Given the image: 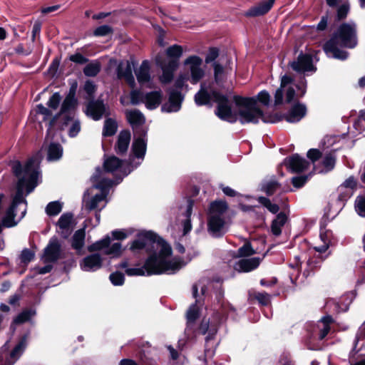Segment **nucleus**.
I'll use <instances>...</instances> for the list:
<instances>
[{
  "label": "nucleus",
  "instance_id": "nucleus-60",
  "mask_svg": "<svg viewBox=\"0 0 365 365\" xmlns=\"http://www.w3.org/2000/svg\"><path fill=\"white\" fill-rule=\"evenodd\" d=\"M163 73L159 76V81L162 84H169L174 78V71L175 70H162Z\"/></svg>",
  "mask_w": 365,
  "mask_h": 365
},
{
  "label": "nucleus",
  "instance_id": "nucleus-13",
  "mask_svg": "<svg viewBox=\"0 0 365 365\" xmlns=\"http://www.w3.org/2000/svg\"><path fill=\"white\" fill-rule=\"evenodd\" d=\"M283 163L291 173H301L308 169L309 165V163L297 153L287 157Z\"/></svg>",
  "mask_w": 365,
  "mask_h": 365
},
{
  "label": "nucleus",
  "instance_id": "nucleus-7",
  "mask_svg": "<svg viewBox=\"0 0 365 365\" xmlns=\"http://www.w3.org/2000/svg\"><path fill=\"white\" fill-rule=\"evenodd\" d=\"M307 334L304 336V344L308 349L319 350V341L327 336V329L321 328L317 324L309 323L306 327Z\"/></svg>",
  "mask_w": 365,
  "mask_h": 365
},
{
  "label": "nucleus",
  "instance_id": "nucleus-38",
  "mask_svg": "<svg viewBox=\"0 0 365 365\" xmlns=\"http://www.w3.org/2000/svg\"><path fill=\"white\" fill-rule=\"evenodd\" d=\"M197 301L190 305L186 313L187 325L189 327L191 324H194L200 317V309L197 305Z\"/></svg>",
  "mask_w": 365,
  "mask_h": 365
},
{
  "label": "nucleus",
  "instance_id": "nucleus-28",
  "mask_svg": "<svg viewBox=\"0 0 365 365\" xmlns=\"http://www.w3.org/2000/svg\"><path fill=\"white\" fill-rule=\"evenodd\" d=\"M78 106V101L77 98H73L66 96L63 99L59 112L60 114H66L75 113Z\"/></svg>",
  "mask_w": 365,
  "mask_h": 365
},
{
  "label": "nucleus",
  "instance_id": "nucleus-57",
  "mask_svg": "<svg viewBox=\"0 0 365 365\" xmlns=\"http://www.w3.org/2000/svg\"><path fill=\"white\" fill-rule=\"evenodd\" d=\"M62 97L58 92L54 93L48 99L47 106L52 110H56L60 105Z\"/></svg>",
  "mask_w": 365,
  "mask_h": 365
},
{
  "label": "nucleus",
  "instance_id": "nucleus-16",
  "mask_svg": "<svg viewBox=\"0 0 365 365\" xmlns=\"http://www.w3.org/2000/svg\"><path fill=\"white\" fill-rule=\"evenodd\" d=\"M80 266L83 271H96L102 267L103 258L98 253L91 254L81 260Z\"/></svg>",
  "mask_w": 365,
  "mask_h": 365
},
{
  "label": "nucleus",
  "instance_id": "nucleus-18",
  "mask_svg": "<svg viewBox=\"0 0 365 365\" xmlns=\"http://www.w3.org/2000/svg\"><path fill=\"white\" fill-rule=\"evenodd\" d=\"M274 1L275 0H262L257 4L248 9L245 13V16L248 17L263 16L270 11Z\"/></svg>",
  "mask_w": 365,
  "mask_h": 365
},
{
  "label": "nucleus",
  "instance_id": "nucleus-4",
  "mask_svg": "<svg viewBox=\"0 0 365 365\" xmlns=\"http://www.w3.org/2000/svg\"><path fill=\"white\" fill-rule=\"evenodd\" d=\"M233 101L236 106L240 108L237 113L241 124H257L260 116H262V110L257 105L255 97H242L235 95Z\"/></svg>",
  "mask_w": 365,
  "mask_h": 365
},
{
  "label": "nucleus",
  "instance_id": "nucleus-46",
  "mask_svg": "<svg viewBox=\"0 0 365 365\" xmlns=\"http://www.w3.org/2000/svg\"><path fill=\"white\" fill-rule=\"evenodd\" d=\"M113 182L112 180L108 178H102L95 184V187L96 188L101 190V194H105L106 197L108 190L113 185Z\"/></svg>",
  "mask_w": 365,
  "mask_h": 365
},
{
  "label": "nucleus",
  "instance_id": "nucleus-62",
  "mask_svg": "<svg viewBox=\"0 0 365 365\" xmlns=\"http://www.w3.org/2000/svg\"><path fill=\"white\" fill-rule=\"evenodd\" d=\"M34 257L35 253L28 248L24 249L20 256L21 262L24 264H28L34 259Z\"/></svg>",
  "mask_w": 365,
  "mask_h": 365
},
{
  "label": "nucleus",
  "instance_id": "nucleus-42",
  "mask_svg": "<svg viewBox=\"0 0 365 365\" xmlns=\"http://www.w3.org/2000/svg\"><path fill=\"white\" fill-rule=\"evenodd\" d=\"M259 119L264 123H276L283 120V115L281 113H264L262 110V116Z\"/></svg>",
  "mask_w": 365,
  "mask_h": 365
},
{
  "label": "nucleus",
  "instance_id": "nucleus-9",
  "mask_svg": "<svg viewBox=\"0 0 365 365\" xmlns=\"http://www.w3.org/2000/svg\"><path fill=\"white\" fill-rule=\"evenodd\" d=\"M85 113L94 120H99L103 115L108 116L110 114L109 108L101 98L87 101Z\"/></svg>",
  "mask_w": 365,
  "mask_h": 365
},
{
  "label": "nucleus",
  "instance_id": "nucleus-1",
  "mask_svg": "<svg viewBox=\"0 0 365 365\" xmlns=\"http://www.w3.org/2000/svg\"><path fill=\"white\" fill-rule=\"evenodd\" d=\"M41 160L42 155L38 151L28 158L24 165L19 160H11L8 163L13 175L18 179L16 193L9 207L11 210H16L21 203H27L24 197V190L29 194L38 186Z\"/></svg>",
  "mask_w": 365,
  "mask_h": 365
},
{
  "label": "nucleus",
  "instance_id": "nucleus-56",
  "mask_svg": "<svg viewBox=\"0 0 365 365\" xmlns=\"http://www.w3.org/2000/svg\"><path fill=\"white\" fill-rule=\"evenodd\" d=\"M309 180V175H297L292 178L291 182L292 185L297 188L299 189L302 188L305 185V184Z\"/></svg>",
  "mask_w": 365,
  "mask_h": 365
},
{
  "label": "nucleus",
  "instance_id": "nucleus-53",
  "mask_svg": "<svg viewBox=\"0 0 365 365\" xmlns=\"http://www.w3.org/2000/svg\"><path fill=\"white\" fill-rule=\"evenodd\" d=\"M133 71L139 83L144 84L150 81V70H133Z\"/></svg>",
  "mask_w": 365,
  "mask_h": 365
},
{
  "label": "nucleus",
  "instance_id": "nucleus-49",
  "mask_svg": "<svg viewBox=\"0 0 365 365\" xmlns=\"http://www.w3.org/2000/svg\"><path fill=\"white\" fill-rule=\"evenodd\" d=\"M16 210H11L9 207L6 212V216L3 219V225L6 227H12L16 225L17 222H15Z\"/></svg>",
  "mask_w": 365,
  "mask_h": 365
},
{
  "label": "nucleus",
  "instance_id": "nucleus-34",
  "mask_svg": "<svg viewBox=\"0 0 365 365\" xmlns=\"http://www.w3.org/2000/svg\"><path fill=\"white\" fill-rule=\"evenodd\" d=\"M123 160L115 155L108 157L103 163V168L106 173H113L123 165Z\"/></svg>",
  "mask_w": 365,
  "mask_h": 365
},
{
  "label": "nucleus",
  "instance_id": "nucleus-31",
  "mask_svg": "<svg viewBox=\"0 0 365 365\" xmlns=\"http://www.w3.org/2000/svg\"><path fill=\"white\" fill-rule=\"evenodd\" d=\"M73 214L71 212L63 213L58 220L57 225L61 230H66V234L63 238H67L71 233V224L73 220Z\"/></svg>",
  "mask_w": 365,
  "mask_h": 365
},
{
  "label": "nucleus",
  "instance_id": "nucleus-52",
  "mask_svg": "<svg viewBox=\"0 0 365 365\" xmlns=\"http://www.w3.org/2000/svg\"><path fill=\"white\" fill-rule=\"evenodd\" d=\"M237 253L239 257H244L253 255L256 252L252 248L251 243L250 242H247L238 249Z\"/></svg>",
  "mask_w": 365,
  "mask_h": 365
},
{
  "label": "nucleus",
  "instance_id": "nucleus-36",
  "mask_svg": "<svg viewBox=\"0 0 365 365\" xmlns=\"http://www.w3.org/2000/svg\"><path fill=\"white\" fill-rule=\"evenodd\" d=\"M96 85L92 81L87 80L83 88L79 89V93H81L82 91L85 92L86 95L83 96V98L87 101L95 98V93L96 92Z\"/></svg>",
  "mask_w": 365,
  "mask_h": 365
},
{
  "label": "nucleus",
  "instance_id": "nucleus-24",
  "mask_svg": "<svg viewBox=\"0 0 365 365\" xmlns=\"http://www.w3.org/2000/svg\"><path fill=\"white\" fill-rule=\"evenodd\" d=\"M145 104L148 110L157 108L162 103L163 92L161 90L147 93L145 96Z\"/></svg>",
  "mask_w": 365,
  "mask_h": 365
},
{
  "label": "nucleus",
  "instance_id": "nucleus-10",
  "mask_svg": "<svg viewBox=\"0 0 365 365\" xmlns=\"http://www.w3.org/2000/svg\"><path fill=\"white\" fill-rule=\"evenodd\" d=\"M42 257L46 263H54L58 259L64 258L61 245L56 237L50 239L48 245L43 249Z\"/></svg>",
  "mask_w": 365,
  "mask_h": 365
},
{
  "label": "nucleus",
  "instance_id": "nucleus-3",
  "mask_svg": "<svg viewBox=\"0 0 365 365\" xmlns=\"http://www.w3.org/2000/svg\"><path fill=\"white\" fill-rule=\"evenodd\" d=\"M170 245L165 240L156 249L149 252L144 262L146 276L159 275L169 272H175L180 269L179 262L167 260L172 255Z\"/></svg>",
  "mask_w": 365,
  "mask_h": 365
},
{
  "label": "nucleus",
  "instance_id": "nucleus-20",
  "mask_svg": "<svg viewBox=\"0 0 365 365\" xmlns=\"http://www.w3.org/2000/svg\"><path fill=\"white\" fill-rule=\"evenodd\" d=\"M130 138L131 134L129 130L125 129L120 132L115 145V150L117 154L123 155L127 153L130 142Z\"/></svg>",
  "mask_w": 365,
  "mask_h": 365
},
{
  "label": "nucleus",
  "instance_id": "nucleus-40",
  "mask_svg": "<svg viewBox=\"0 0 365 365\" xmlns=\"http://www.w3.org/2000/svg\"><path fill=\"white\" fill-rule=\"evenodd\" d=\"M280 187L281 184L279 182L275 180H272L262 184V190L265 192L267 196H272Z\"/></svg>",
  "mask_w": 365,
  "mask_h": 365
},
{
  "label": "nucleus",
  "instance_id": "nucleus-47",
  "mask_svg": "<svg viewBox=\"0 0 365 365\" xmlns=\"http://www.w3.org/2000/svg\"><path fill=\"white\" fill-rule=\"evenodd\" d=\"M105 194H96L92 198L87 201L86 203V209L88 211L96 210L98 207V205L100 202L105 200Z\"/></svg>",
  "mask_w": 365,
  "mask_h": 365
},
{
  "label": "nucleus",
  "instance_id": "nucleus-55",
  "mask_svg": "<svg viewBox=\"0 0 365 365\" xmlns=\"http://www.w3.org/2000/svg\"><path fill=\"white\" fill-rule=\"evenodd\" d=\"M339 186L340 190L346 188L353 192H355L357 189V180L354 175H351L347 179H346L345 181Z\"/></svg>",
  "mask_w": 365,
  "mask_h": 365
},
{
  "label": "nucleus",
  "instance_id": "nucleus-27",
  "mask_svg": "<svg viewBox=\"0 0 365 365\" xmlns=\"http://www.w3.org/2000/svg\"><path fill=\"white\" fill-rule=\"evenodd\" d=\"M229 209V205L225 200H216L212 201L208 207L207 216L218 215L222 216Z\"/></svg>",
  "mask_w": 365,
  "mask_h": 365
},
{
  "label": "nucleus",
  "instance_id": "nucleus-23",
  "mask_svg": "<svg viewBox=\"0 0 365 365\" xmlns=\"http://www.w3.org/2000/svg\"><path fill=\"white\" fill-rule=\"evenodd\" d=\"M125 117L128 123L135 131L140 129V128L138 127L143 125L145 122L144 115L138 109L126 110Z\"/></svg>",
  "mask_w": 365,
  "mask_h": 365
},
{
  "label": "nucleus",
  "instance_id": "nucleus-12",
  "mask_svg": "<svg viewBox=\"0 0 365 365\" xmlns=\"http://www.w3.org/2000/svg\"><path fill=\"white\" fill-rule=\"evenodd\" d=\"M207 231L214 238H221L226 233L225 221L218 215L207 216Z\"/></svg>",
  "mask_w": 365,
  "mask_h": 365
},
{
  "label": "nucleus",
  "instance_id": "nucleus-58",
  "mask_svg": "<svg viewBox=\"0 0 365 365\" xmlns=\"http://www.w3.org/2000/svg\"><path fill=\"white\" fill-rule=\"evenodd\" d=\"M337 191L339 192V195L337 197V201L341 202L343 205L345 204L346 202L354 195V192L344 188L343 190H340V186L338 187Z\"/></svg>",
  "mask_w": 365,
  "mask_h": 365
},
{
  "label": "nucleus",
  "instance_id": "nucleus-48",
  "mask_svg": "<svg viewBox=\"0 0 365 365\" xmlns=\"http://www.w3.org/2000/svg\"><path fill=\"white\" fill-rule=\"evenodd\" d=\"M250 297L256 299L258 303L262 306H267L270 304V295L265 292H255L253 294H250Z\"/></svg>",
  "mask_w": 365,
  "mask_h": 365
},
{
  "label": "nucleus",
  "instance_id": "nucleus-41",
  "mask_svg": "<svg viewBox=\"0 0 365 365\" xmlns=\"http://www.w3.org/2000/svg\"><path fill=\"white\" fill-rule=\"evenodd\" d=\"M257 201L266 207L271 213L272 214H278L279 210V206L277 204L272 203L271 200L264 196H260L257 198Z\"/></svg>",
  "mask_w": 365,
  "mask_h": 365
},
{
  "label": "nucleus",
  "instance_id": "nucleus-39",
  "mask_svg": "<svg viewBox=\"0 0 365 365\" xmlns=\"http://www.w3.org/2000/svg\"><path fill=\"white\" fill-rule=\"evenodd\" d=\"M35 314V312L32 309H26L19 313L12 322V324L16 325L22 324L25 322H29L33 315Z\"/></svg>",
  "mask_w": 365,
  "mask_h": 365
},
{
  "label": "nucleus",
  "instance_id": "nucleus-44",
  "mask_svg": "<svg viewBox=\"0 0 365 365\" xmlns=\"http://www.w3.org/2000/svg\"><path fill=\"white\" fill-rule=\"evenodd\" d=\"M354 207L360 217H365V194L359 195L356 197Z\"/></svg>",
  "mask_w": 365,
  "mask_h": 365
},
{
  "label": "nucleus",
  "instance_id": "nucleus-26",
  "mask_svg": "<svg viewBox=\"0 0 365 365\" xmlns=\"http://www.w3.org/2000/svg\"><path fill=\"white\" fill-rule=\"evenodd\" d=\"M69 60L78 65L86 64L84 68L98 69L101 68V64L98 60H95L88 63V59L80 53H76L69 56Z\"/></svg>",
  "mask_w": 365,
  "mask_h": 365
},
{
  "label": "nucleus",
  "instance_id": "nucleus-22",
  "mask_svg": "<svg viewBox=\"0 0 365 365\" xmlns=\"http://www.w3.org/2000/svg\"><path fill=\"white\" fill-rule=\"evenodd\" d=\"M260 264L259 257H252L249 259H242L235 264V269L240 272H249L259 267Z\"/></svg>",
  "mask_w": 365,
  "mask_h": 365
},
{
  "label": "nucleus",
  "instance_id": "nucleus-2",
  "mask_svg": "<svg viewBox=\"0 0 365 365\" xmlns=\"http://www.w3.org/2000/svg\"><path fill=\"white\" fill-rule=\"evenodd\" d=\"M357 31L355 24L343 23L331 37L323 45V49L329 57L339 60H345L348 53L341 50L339 46L353 48L357 45Z\"/></svg>",
  "mask_w": 365,
  "mask_h": 365
},
{
  "label": "nucleus",
  "instance_id": "nucleus-19",
  "mask_svg": "<svg viewBox=\"0 0 365 365\" xmlns=\"http://www.w3.org/2000/svg\"><path fill=\"white\" fill-rule=\"evenodd\" d=\"M182 53L183 48L182 46L175 44L169 46L165 51L166 56L170 58L167 68H178L179 66V59Z\"/></svg>",
  "mask_w": 365,
  "mask_h": 365
},
{
  "label": "nucleus",
  "instance_id": "nucleus-6",
  "mask_svg": "<svg viewBox=\"0 0 365 365\" xmlns=\"http://www.w3.org/2000/svg\"><path fill=\"white\" fill-rule=\"evenodd\" d=\"M212 95L213 101L217 104L215 110V115L222 120L235 123L237 120V113H232V106L227 96L217 90L212 91Z\"/></svg>",
  "mask_w": 365,
  "mask_h": 365
},
{
  "label": "nucleus",
  "instance_id": "nucleus-25",
  "mask_svg": "<svg viewBox=\"0 0 365 365\" xmlns=\"http://www.w3.org/2000/svg\"><path fill=\"white\" fill-rule=\"evenodd\" d=\"M289 220V216L284 212H279L275 218L272 221L270 230L275 237H279L282 234V227Z\"/></svg>",
  "mask_w": 365,
  "mask_h": 365
},
{
  "label": "nucleus",
  "instance_id": "nucleus-59",
  "mask_svg": "<svg viewBox=\"0 0 365 365\" xmlns=\"http://www.w3.org/2000/svg\"><path fill=\"white\" fill-rule=\"evenodd\" d=\"M113 33V28L108 25L100 26L93 31V35L95 36H106Z\"/></svg>",
  "mask_w": 365,
  "mask_h": 365
},
{
  "label": "nucleus",
  "instance_id": "nucleus-14",
  "mask_svg": "<svg viewBox=\"0 0 365 365\" xmlns=\"http://www.w3.org/2000/svg\"><path fill=\"white\" fill-rule=\"evenodd\" d=\"M138 135L137 138H135L132 143L131 150L137 158H143L147 148V140L145 139L147 131L142 127L136 130Z\"/></svg>",
  "mask_w": 365,
  "mask_h": 365
},
{
  "label": "nucleus",
  "instance_id": "nucleus-17",
  "mask_svg": "<svg viewBox=\"0 0 365 365\" xmlns=\"http://www.w3.org/2000/svg\"><path fill=\"white\" fill-rule=\"evenodd\" d=\"M214 89H211L210 88L209 91L208 88L206 87L205 83H201L200 90L195 94L194 96L195 104L197 106H207L212 107V101H213L212 91Z\"/></svg>",
  "mask_w": 365,
  "mask_h": 365
},
{
  "label": "nucleus",
  "instance_id": "nucleus-21",
  "mask_svg": "<svg viewBox=\"0 0 365 365\" xmlns=\"http://www.w3.org/2000/svg\"><path fill=\"white\" fill-rule=\"evenodd\" d=\"M320 255L309 257L307 262L306 267L304 269L303 274L306 277L313 276L316 272L319 271L322 267V262L327 258Z\"/></svg>",
  "mask_w": 365,
  "mask_h": 365
},
{
  "label": "nucleus",
  "instance_id": "nucleus-43",
  "mask_svg": "<svg viewBox=\"0 0 365 365\" xmlns=\"http://www.w3.org/2000/svg\"><path fill=\"white\" fill-rule=\"evenodd\" d=\"M202 63V59L195 55L187 57L183 62L186 68H200Z\"/></svg>",
  "mask_w": 365,
  "mask_h": 365
},
{
  "label": "nucleus",
  "instance_id": "nucleus-33",
  "mask_svg": "<svg viewBox=\"0 0 365 365\" xmlns=\"http://www.w3.org/2000/svg\"><path fill=\"white\" fill-rule=\"evenodd\" d=\"M86 227L75 232L72 237L71 247L76 250H81L85 244Z\"/></svg>",
  "mask_w": 365,
  "mask_h": 365
},
{
  "label": "nucleus",
  "instance_id": "nucleus-32",
  "mask_svg": "<svg viewBox=\"0 0 365 365\" xmlns=\"http://www.w3.org/2000/svg\"><path fill=\"white\" fill-rule=\"evenodd\" d=\"M63 155V147L58 143H51L48 148L47 159L49 161L59 160Z\"/></svg>",
  "mask_w": 365,
  "mask_h": 365
},
{
  "label": "nucleus",
  "instance_id": "nucleus-64",
  "mask_svg": "<svg viewBox=\"0 0 365 365\" xmlns=\"http://www.w3.org/2000/svg\"><path fill=\"white\" fill-rule=\"evenodd\" d=\"M354 126L356 130L361 132L365 130V111L361 110L358 119L354 122Z\"/></svg>",
  "mask_w": 365,
  "mask_h": 365
},
{
  "label": "nucleus",
  "instance_id": "nucleus-8",
  "mask_svg": "<svg viewBox=\"0 0 365 365\" xmlns=\"http://www.w3.org/2000/svg\"><path fill=\"white\" fill-rule=\"evenodd\" d=\"M205 62L211 64L213 68H230L231 58L228 53L221 51L217 47H210L205 54Z\"/></svg>",
  "mask_w": 365,
  "mask_h": 365
},
{
  "label": "nucleus",
  "instance_id": "nucleus-50",
  "mask_svg": "<svg viewBox=\"0 0 365 365\" xmlns=\"http://www.w3.org/2000/svg\"><path fill=\"white\" fill-rule=\"evenodd\" d=\"M123 250L120 242H115L110 247L109 246L105 251L104 254L107 255H113V257H119L121 256Z\"/></svg>",
  "mask_w": 365,
  "mask_h": 365
},
{
  "label": "nucleus",
  "instance_id": "nucleus-35",
  "mask_svg": "<svg viewBox=\"0 0 365 365\" xmlns=\"http://www.w3.org/2000/svg\"><path fill=\"white\" fill-rule=\"evenodd\" d=\"M118 130V123L113 118H108L105 120L102 135L103 137L113 136Z\"/></svg>",
  "mask_w": 365,
  "mask_h": 365
},
{
  "label": "nucleus",
  "instance_id": "nucleus-5",
  "mask_svg": "<svg viewBox=\"0 0 365 365\" xmlns=\"http://www.w3.org/2000/svg\"><path fill=\"white\" fill-rule=\"evenodd\" d=\"M165 240L152 230H142L136 235V239L130 242V250L133 252L146 250L148 253L152 252L155 245L158 247Z\"/></svg>",
  "mask_w": 365,
  "mask_h": 365
},
{
  "label": "nucleus",
  "instance_id": "nucleus-15",
  "mask_svg": "<svg viewBox=\"0 0 365 365\" xmlns=\"http://www.w3.org/2000/svg\"><path fill=\"white\" fill-rule=\"evenodd\" d=\"M307 114V107L305 105L297 102L294 103L289 110L287 113L282 114L283 119L289 123L299 122Z\"/></svg>",
  "mask_w": 365,
  "mask_h": 365
},
{
  "label": "nucleus",
  "instance_id": "nucleus-63",
  "mask_svg": "<svg viewBox=\"0 0 365 365\" xmlns=\"http://www.w3.org/2000/svg\"><path fill=\"white\" fill-rule=\"evenodd\" d=\"M189 80L187 73H180L175 81L174 86L176 90L180 91L184 86L187 87L185 83Z\"/></svg>",
  "mask_w": 365,
  "mask_h": 365
},
{
  "label": "nucleus",
  "instance_id": "nucleus-54",
  "mask_svg": "<svg viewBox=\"0 0 365 365\" xmlns=\"http://www.w3.org/2000/svg\"><path fill=\"white\" fill-rule=\"evenodd\" d=\"M109 279L114 286H122L125 282V276L123 273L116 271L110 274Z\"/></svg>",
  "mask_w": 365,
  "mask_h": 365
},
{
  "label": "nucleus",
  "instance_id": "nucleus-29",
  "mask_svg": "<svg viewBox=\"0 0 365 365\" xmlns=\"http://www.w3.org/2000/svg\"><path fill=\"white\" fill-rule=\"evenodd\" d=\"M313 58L310 54L300 53L298 56L297 61L291 63L292 68H314L313 66Z\"/></svg>",
  "mask_w": 365,
  "mask_h": 365
},
{
  "label": "nucleus",
  "instance_id": "nucleus-30",
  "mask_svg": "<svg viewBox=\"0 0 365 365\" xmlns=\"http://www.w3.org/2000/svg\"><path fill=\"white\" fill-rule=\"evenodd\" d=\"M29 334L26 333L21 336L17 344L13 348L11 351V357L14 359L19 358L24 351L27 346V340L29 338Z\"/></svg>",
  "mask_w": 365,
  "mask_h": 365
},
{
  "label": "nucleus",
  "instance_id": "nucleus-45",
  "mask_svg": "<svg viewBox=\"0 0 365 365\" xmlns=\"http://www.w3.org/2000/svg\"><path fill=\"white\" fill-rule=\"evenodd\" d=\"M63 205L58 201L49 202L46 207V212L48 216H56L62 210Z\"/></svg>",
  "mask_w": 365,
  "mask_h": 365
},
{
  "label": "nucleus",
  "instance_id": "nucleus-51",
  "mask_svg": "<svg viewBox=\"0 0 365 365\" xmlns=\"http://www.w3.org/2000/svg\"><path fill=\"white\" fill-rule=\"evenodd\" d=\"M327 172L332 170L336 164V157L332 153L327 154L322 162Z\"/></svg>",
  "mask_w": 365,
  "mask_h": 365
},
{
  "label": "nucleus",
  "instance_id": "nucleus-11",
  "mask_svg": "<svg viewBox=\"0 0 365 365\" xmlns=\"http://www.w3.org/2000/svg\"><path fill=\"white\" fill-rule=\"evenodd\" d=\"M168 93V103L161 106V111L163 113L178 112L180 110L184 96L181 91L170 88L167 91Z\"/></svg>",
  "mask_w": 365,
  "mask_h": 365
},
{
  "label": "nucleus",
  "instance_id": "nucleus-37",
  "mask_svg": "<svg viewBox=\"0 0 365 365\" xmlns=\"http://www.w3.org/2000/svg\"><path fill=\"white\" fill-rule=\"evenodd\" d=\"M111 239L108 235L105 236L102 240H98L91 245H88L87 250L90 252L100 251L107 249L110 245Z\"/></svg>",
  "mask_w": 365,
  "mask_h": 365
},
{
  "label": "nucleus",
  "instance_id": "nucleus-61",
  "mask_svg": "<svg viewBox=\"0 0 365 365\" xmlns=\"http://www.w3.org/2000/svg\"><path fill=\"white\" fill-rule=\"evenodd\" d=\"M36 112L37 114L43 115V121L46 122L49 118L52 116V111L51 108L45 107L43 104L40 103L36 106Z\"/></svg>",
  "mask_w": 365,
  "mask_h": 365
}]
</instances>
